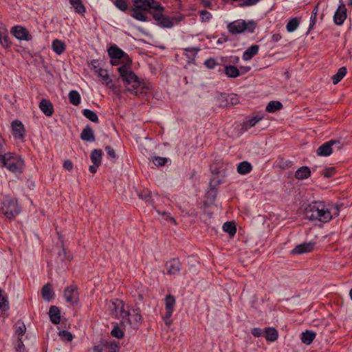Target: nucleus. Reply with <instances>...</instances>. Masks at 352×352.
Masks as SVG:
<instances>
[{
  "label": "nucleus",
  "instance_id": "1",
  "mask_svg": "<svg viewBox=\"0 0 352 352\" xmlns=\"http://www.w3.org/2000/svg\"><path fill=\"white\" fill-rule=\"evenodd\" d=\"M304 214L307 219L322 223L330 221L333 216L331 209L324 202L319 201L308 204L304 209Z\"/></svg>",
  "mask_w": 352,
  "mask_h": 352
},
{
  "label": "nucleus",
  "instance_id": "2",
  "mask_svg": "<svg viewBox=\"0 0 352 352\" xmlns=\"http://www.w3.org/2000/svg\"><path fill=\"white\" fill-rule=\"evenodd\" d=\"M118 70L120 78L124 82L126 91H129L135 96H140L145 92L144 89L146 87L144 86L141 87L140 91H139L141 82L130 68H127L126 66H121Z\"/></svg>",
  "mask_w": 352,
  "mask_h": 352
},
{
  "label": "nucleus",
  "instance_id": "3",
  "mask_svg": "<svg viewBox=\"0 0 352 352\" xmlns=\"http://www.w3.org/2000/svg\"><path fill=\"white\" fill-rule=\"evenodd\" d=\"M0 166L6 167L10 171L20 174L22 173L24 162L20 156L15 153L1 154Z\"/></svg>",
  "mask_w": 352,
  "mask_h": 352
},
{
  "label": "nucleus",
  "instance_id": "4",
  "mask_svg": "<svg viewBox=\"0 0 352 352\" xmlns=\"http://www.w3.org/2000/svg\"><path fill=\"white\" fill-rule=\"evenodd\" d=\"M0 212L6 218L12 219L21 212V206L15 198L6 196L1 201Z\"/></svg>",
  "mask_w": 352,
  "mask_h": 352
},
{
  "label": "nucleus",
  "instance_id": "5",
  "mask_svg": "<svg viewBox=\"0 0 352 352\" xmlns=\"http://www.w3.org/2000/svg\"><path fill=\"white\" fill-rule=\"evenodd\" d=\"M164 10H156L151 12L157 25L162 28H171L175 25L180 23L184 18L183 14H177L173 17H168L163 14Z\"/></svg>",
  "mask_w": 352,
  "mask_h": 352
},
{
  "label": "nucleus",
  "instance_id": "6",
  "mask_svg": "<svg viewBox=\"0 0 352 352\" xmlns=\"http://www.w3.org/2000/svg\"><path fill=\"white\" fill-rule=\"evenodd\" d=\"M256 27V23L253 20L246 22L244 20L239 19L229 23L227 25V29L232 34H238L245 32L252 33L254 32Z\"/></svg>",
  "mask_w": 352,
  "mask_h": 352
},
{
  "label": "nucleus",
  "instance_id": "7",
  "mask_svg": "<svg viewBox=\"0 0 352 352\" xmlns=\"http://www.w3.org/2000/svg\"><path fill=\"white\" fill-rule=\"evenodd\" d=\"M108 309L110 314L120 320L121 324L124 318L130 315V311L125 309L124 302L120 299H115L111 301L108 305Z\"/></svg>",
  "mask_w": 352,
  "mask_h": 352
},
{
  "label": "nucleus",
  "instance_id": "8",
  "mask_svg": "<svg viewBox=\"0 0 352 352\" xmlns=\"http://www.w3.org/2000/svg\"><path fill=\"white\" fill-rule=\"evenodd\" d=\"M133 8L139 10L149 12L153 9L164 10V7L155 0H132Z\"/></svg>",
  "mask_w": 352,
  "mask_h": 352
},
{
  "label": "nucleus",
  "instance_id": "9",
  "mask_svg": "<svg viewBox=\"0 0 352 352\" xmlns=\"http://www.w3.org/2000/svg\"><path fill=\"white\" fill-rule=\"evenodd\" d=\"M142 317L140 314L139 308L132 309L130 315L124 318L122 324L124 327L129 326L132 328H138L142 322Z\"/></svg>",
  "mask_w": 352,
  "mask_h": 352
},
{
  "label": "nucleus",
  "instance_id": "10",
  "mask_svg": "<svg viewBox=\"0 0 352 352\" xmlns=\"http://www.w3.org/2000/svg\"><path fill=\"white\" fill-rule=\"evenodd\" d=\"M333 145H338V149H340L341 147L340 141L331 140L318 148L316 151L317 155L323 157L329 156L333 152L332 146Z\"/></svg>",
  "mask_w": 352,
  "mask_h": 352
},
{
  "label": "nucleus",
  "instance_id": "11",
  "mask_svg": "<svg viewBox=\"0 0 352 352\" xmlns=\"http://www.w3.org/2000/svg\"><path fill=\"white\" fill-rule=\"evenodd\" d=\"M11 33L20 41H31L32 36L29 33L28 30L23 26L15 25L11 30Z\"/></svg>",
  "mask_w": 352,
  "mask_h": 352
},
{
  "label": "nucleus",
  "instance_id": "12",
  "mask_svg": "<svg viewBox=\"0 0 352 352\" xmlns=\"http://www.w3.org/2000/svg\"><path fill=\"white\" fill-rule=\"evenodd\" d=\"M64 297L66 301L74 305L78 302V294L77 286L72 285L65 288L64 291Z\"/></svg>",
  "mask_w": 352,
  "mask_h": 352
},
{
  "label": "nucleus",
  "instance_id": "13",
  "mask_svg": "<svg viewBox=\"0 0 352 352\" xmlns=\"http://www.w3.org/2000/svg\"><path fill=\"white\" fill-rule=\"evenodd\" d=\"M342 2V0H340ZM346 19V8L343 3H341L333 16V21L336 25H342Z\"/></svg>",
  "mask_w": 352,
  "mask_h": 352
},
{
  "label": "nucleus",
  "instance_id": "14",
  "mask_svg": "<svg viewBox=\"0 0 352 352\" xmlns=\"http://www.w3.org/2000/svg\"><path fill=\"white\" fill-rule=\"evenodd\" d=\"M12 134L16 139L23 140L25 135V129L23 123L15 120L11 124Z\"/></svg>",
  "mask_w": 352,
  "mask_h": 352
},
{
  "label": "nucleus",
  "instance_id": "15",
  "mask_svg": "<svg viewBox=\"0 0 352 352\" xmlns=\"http://www.w3.org/2000/svg\"><path fill=\"white\" fill-rule=\"evenodd\" d=\"M120 346L118 343L113 342H107L105 344L98 345L94 347L95 352H119Z\"/></svg>",
  "mask_w": 352,
  "mask_h": 352
},
{
  "label": "nucleus",
  "instance_id": "16",
  "mask_svg": "<svg viewBox=\"0 0 352 352\" xmlns=\"http://www.w3.org/2000/svg\"><path fill=\"white\" fill-rule=\"evenodd\" d=\"M167 273L170 275L177 274L181 270V263L177 258H173L166 263Z\"/></svg>",
  "mask_w": 352,
  "mask_h": 352
},
{
  "label": "nucleus",
  "instance_id": "17",
  "mask_svg": "<svg viewBox=\"0 0 352 352\" xmlns=\"http://www.w3.org/2000/svg\"><path fill=\"white\" fill-rule=\"evenodd\" d=\"M314 247V243H304L296 246L294 249L292 250V253L294 254H302L307 252H310L313 250Z\"/></svg>",
  "mask_w": 352,
  "mask_h": 352
},
{
  "label": "nucleus",
  "instance_id": "18",
  "mask_svg": "<svg viewBox=\"0 0 352 352\" xmlns=\"http://www.w3.org/2000/svg\"><path fill=\"white\" fill-rule=\"evenodd\" d=\"M39 108L47 116H51L54 113L53 105L49 100L42 99L39 103Z\"/></svg>",
  "mask_w": 352,
  "mask_h": 352
},
{
  "label": "nucleus",
  "instance_id": "19",
  "mask_svg": "<svg viewBox=\"0 0 352 352\" xmlns=\"http://www.w3.org/2000/svg\"><path fill=\"white\" fill-rule=\"evenodd\" d=\"M49 317L53 324H57L60 321V311L58 307L52 305L50 307Z\"/></svg>",
  "mask_w": 352,
  "mask_h": 352
},
{
  "label": "nucleus",
  "instance_id": "20",
  "mask_svg": "<svg viewBox=\"0 0 352 352\" xmlns=\"http://www.w3.org/2000/svg\"><path fill=\"white\" fill-rule=\"evenodd\" d=\"M80 138L83 141L87 142H94L96 138L94 133V131L91 129V127L89 125L86 126L84 129L82 130L81 134H80Z\"/></svg>",
  "mask_w": 352,
  "mask_h": 352
},
{
  "label": "nucleus",
  "instance_id": "21",
  "mask_svg": "<svg viewBox=\"0 0 352 352\" xmlns=\"http://www.w3.org/2000/svg\"><path fill=\"white\" fill-rule=\"evenodd\" d=\"M124 53L117 45H112L108 49V54L111 59L120 60L124 56Z\"/></svg>",
  "mask_w": 352,
  "mask_h": 352
},
{
  "label": "nucleus",
  "instance_id": "22",
  "mask_svg": "<svg viewBox=\"0 0 352 352\" xmlns=\"http://www.w3.org/2000/svg\"><path fill=\"white\" fill-rule=\"evenodd\" d=\"M41 296L47 302H50L54 298V293L53 292L50 283H47L41 289Z\"/></svg>",
  "mask_w": 352,
  "mask_h": 352
},
{
  "label": "nucleus",
  "instance_id": "23",
  "mask_svg": "<svg viewBox=\"0 0 352 352\" xmlns=\"http://www.w3.org/2000/svg\"><path fill=\"white\" fill-rule=\"evenodd\" d=\"M311 175V170L307 166H301L295 173V177L298 179L302 180L307 179Z\"/></svg>",
  "mask_w": 352,
  "mask_h": 352
},
{
  "label": "nucleus",
  "instance_id": "24",
  "mask_svg": "<svg viewBox=\"0 0 352 352\" xmlns=\"http://www.w3.org/2000/svg\"><path fill=\"white\" fill-rule=\"evenodd\" d=\"M52 47L56 54L60 55L65 51L66 45L63 41L55 39L52 42Z\"/></svg>",
  "mask_w": 352,
  "mask_h": 352
},
{
  "label": "nucleus",
  "instance_id": "25",
  "mask_svg": "<svg viewBox=\"0 0 352 352\" xmlns=\"http://www.w3.org/2000/svg\"><path fill=\"white\" fill-rule=\"evenodd\" d=\"M258 52V46L257 45H252L248 47L243 54V59L244 60H250Z\"/></svg>",
  "mask_w": 352,
  "mask_h": 352
},
{
  "label": "nucleus",
  "instance_id": "26",
  "mask_svg": "<svg viewBox=\"0 0 352 352\" xmlns=\"http://www.w3.org/2000/svg\"><path fill=\"white\" fill-rule=\"evenodd\" d=\"M102 152L101 149H94L91 151L90 158L93 164L96 166H100Z\"/></svg>",
  "mask_w": 352,
  "mask_h": 352
},
{
  "label": "nucleus",
  "instance_id": "27",
  "mask_svg": "<svg viewBox=\"0 0 352 352\" xmlns=\"http://www.w3.org/2000/svg\"><path fill=\"white\" fill-rule=\"evenodd\" d=\"M252 169L250 163L247 161L240 162L237 166V171L241 175H245L249 173Z\"/></svg>",
  "mask_w": 352,
  "mask_h": 352
},
{
  "label": "nucleus",
  "instance_id": "28",
  "mask_svg": "<svg viewBox=\"0 0 352 352\" xmlns=\"http://www.w3.org/2000/svg\"><path fill=\"white\" fill-rule=\"evenodd\" d=\"M316 337V333L311 331H305L301 334V341L305 344H310Z\"/></svg>",
  "mask_w": 352,
  "mask_h": 352
},
{
  "label": "nucleus",
  "instance_id": "29",
  "mask_svg": "<svg viewBox=\"0 0 352 352\" xmlns=\"http://www.w3.org/2000/svg\"><path fill=\"white\" fill-rule=\"evenodd\" d=\"M265 338L267 341L274 342L277 340L278 333V331L272 327H267L265 329Z\"/></svg>",
  "mask_w": 352,
  "mask_h": 352
},
{
  "label": "nucleus",
  "instance_id": "30",
  "mask_svg": "<svg viewBox=\"0 0 352 352\" xmlns=\"http://www.w3.org/2000/svg\"><path fill=\"white\" fill-rule=\"evenodd\" d=\"M98 76L101 78L102 82L106 84L107 87L111 89H115V86L111 82V80L110 79L107 70L105 69L104 71H100V75H98Z\"/></svg>",
  "mask_w": 352,
  "mask_h": 352
},
{
  "label": "nucleus",
  "instance_id": "31",
  "mask_svg": "<svg viewBox=\"0 0 352 352\" xmlns=\"http://www.w3.org/2000/svg\"><path fill=\"white\" fill-rule=\"evenodd\" d=\"M283 108V104L279 101H270L267 107H266V111L269 113H274L278 110H280Z\"/></svg>",
  "mask_w": 352,
  "mask_h": 352
},
{
  "label": "nucleus",
  "instance_id": "32",
  "mask_svg": "<svg viewBox=\"0 0 352 352\" xmlns=\"http://www.w3.org/2000/svg\"><path fill=\"white\" fill-rule=\"evenodd\" d=\"M225 74L230 78H236L240 75V72L237 67L233 65L225 66Z\"/></svg>",
  "mask_w": 352,
  "mask_h": 352
},
{
  "label": "nucleus",
  "instance_id": "33",
  "mask_svg": "<svg viewBox=\"0 0 352 352\" xmlns=\"http://www.w3.org/2000/svg\"><path fill=\"white\" fill-rule=\"evenodd\" d=\"M223 98L225 99L226 102V106H233L237 104L239 102V99L236 94H230L227 96H223Z\"/></svg>",
  "mask_w": 352,
  "mask_h": 352
},
{
  "label": "nucleus",
  "instance_id": "34",
  "mask_svg": "<svg viewBox=\"0 0 352 352\" xmlns=\"http://www.w3.org/2000/svg\"><path fill=\"white\" fill-rule=\"evenodd\" d=\"M346 74V68L345 67H340L337 73L332 76L333 83L338 84L345 76Z\"/></svg>",
  "mask_w": 352,
  "mask_h": 352
},
{
  "label": "nucleus",
  "instance_id": "35",
  "mask_svg": "<svg viewBox=\"0 0 352 352\" xmlns=\"http://www.w3.org/2000/svg\"><path fill=\"white\" fill-rule=\"evenodd\" d=\"M80 96L77 91L72 90L69 93V100L73 105L77 106L80 102Z\"/></svg>",
  "mask_w": 352,
  "mask_h": 352
},
{
  "label": "nucleus",
  "instance_id": "36",
  "mask_svg": "<svg viewBox=\"0 0 352 352\" xmlns=\"http://www.w3.org/2000/svg\"><path fill=\"white\" fill-rule=\"evenodd\" d=\"M131 12V16L135 19L142 22L148 21L147 16L141 10L132 8Z\"/></svg>",
  "mask_w": 352,
  "mask_h": 352
},
{
  "label": "nucleus",
  "instance_id": "37",
  "mask_svg": "<svg viewBox=\"0 0 352 352\" xmlns=\"http://www.w3.org/2000/svg\"><path fill=\"white\" fill-rule=\"evenodd\" d=\"M223 230L224 232L229 234L230 236H233L236 234V228L234 223L233 222H226L223 226Z\"/></svg>",
  "mask_w": 352,
  "mask_h": 352
},
{
  "label": "nucleus",
  "instance_id": "38",
  "mask_svg": "<svg viewBox=\"0 0 352 352\" xmlns=\"http://www.w3.org/2000/svg\"><path fill=\"white\" fill-rule=\"evenodd\" d=\"M175 304V297L172 295L166 296V297L165 298V305H166V311L173 312Z\"/></svg>",
  "mask_w": 352,
  "mask_h": 352
},
{
  "label": "nucleus",
  "instance_id": "39",
  "mask_svg": "<svg viewBox=\"0 0 352 352\" xmlns=\"http://www.w3.org/2000/svg\"><path fill=\"white\" fill-rule=\"evenodd\" d=\"M82 114L86 118H87L90 121L96 123L98 122V117L94 111L90 109H85L82 111Z\"/></svg>",
  "mask_w": 352,
  "mask_h": 352
},
{
  "label": "nucleus",
  "instance_id": "40",
  "mask_svg": "<svg viewBox=\"0 0 352 352\" xmlns=\"http://www.w3.org/2000/svg\"><path fill=\"white\" fill-rule=\"evenodd\" d=\"M0 43L3 48H8L10 46L11 43L6 31L0 32Z\"/></svg>",
  "mask_w": 352,
  "mask_h": 352
},
{
  "label": "nucleus",
  "instance_id": "41",
  "mask_svg": "<svg viewBox=\"0 0 352 352\" xmlns=\"http://www.w3.org/2000/svg\"><path fill=\"white\" fill-rule=\"evenodd\" d=\"M69 1L74 6L76 12L83 14L85 12V8L80 0H69Z\"/></svg>",
  "mask_w": 352,
  "mask_h": 352
},
{
  "label": "nucleus",
  "instance_id": "42",
  "mask_svg": "<svg viewBox=\"0 0 352 352\" xmlns=\"http://www.w3.org/2000/svg\"><path fill=\"white\" fill-rule=\"evenodd\" d=\"M298 25H299V21L298 20V19L293 18L288 21V23L286 25V29H287V32H292L297 29Z\"/></svg>",
  "mask_w": 352,
  "mask_h": 352
},
{
  "label": "nucleus",
  "instance_id": "43",
  "mask_svg": "<svg viewBox=\"0 0 352 352\" xmlns=\"http://www.w3.org/2000/svg\"><path fill=\"white\" fill-rule=\"evenodd\" d=\"M138 197L142 199V200H144V201L147 202V203H149V204H152V195H151V192L150 190L146 189V190H144L140 192H138Z\"/></svg>",
  "mask_w": 352,
  "mask_h": 352
},
{
  "label": "nucleus",
  "instance_id": "44",
  "mask_svg": "<svg viewBox=\"0 0 352 352\" xmlns=\"http://www.w3.org/2000/svg\"><path fill=\"white\" fill-rule=\"evenodd\" d=\"M217 193V190L214 188H210L206 193L207 199L209 200L210 204L214 203Z\"/></svg>",
  "mask_w": 352,
  "mask_h": 352
},
{
  "label": "nucleus",
  "instance_id": "45",
  "mask_svg": "<svg viewBox=\"0 0 352 352\" xmlns=\"http://www.w3.org/2000/svg\"><path fill=\"white\" fill-rule=\"evenodd\" d=\"M58 336L63 340H65V341H72V339H73V336L72 334L67 331H65V330H63V331H60L58 332Z\"/></svg>",
  "mask_w": 352,
  "mask_h": 352
},
{
  "label": "nucleus",
  "instance_id": "46",
  "mask_svg": "<svg viewBox=\"0 0 352 352\" xmlns=\"http://www.w3.org/2000/svg\"><path fill=\"white\" fill-rule=\"evenodd\" d=\"M26 331L25 325L23 322L16 323V333L18 335V338H21L25 333Z\"/></svg>",
  "mask_w": 352,
  "mask_h": 352
},
{
  "label": "nucleus",
  "instance_id": "47",
  "mask_svg": "<svg viewBox=\"0 0 352 352\" xmlns=\"http://www.w3.org/2000/svg\"><path fill=\"white\" fill-rule=\"evenodd\" d=\"M263 119V117L259 116H256L252 117V118L248 120L245 122V125L248 127L254 126L257 122Z\"/></svg>",
  "mask_w": 352,
  "mask_h": 352
},
{
  "label": "nucleus",
  "instance_id": "48",
  "mask_svg": "<svg viewBox=\"0 0 352 352\" xmlns=\"http://www.w3.org/2000/svg\"><path fill=\"white\" fill-rule=\"evenodd\" d=\"M114 4L119 10L122 11H126L128 8L126 0H116Z\"/></svg>",
  "mask_w": 352,
  "mask_h": 352
},
{
  "label": "nucleus",
  "instance_id": "49",
  "mask_svg": "<svg viewBox=\"0 0 352 352\" xmlns=\"http://www.w3.org/2000/svg\"><path fill=\"white\" fill-rule=\"evenodd\" d=\"M91 67H92V69L94 70V72L98 75H100V71H104L105 69L102 68L100 65H99V63L98 60H93L91 61Z\"/></svg>",
  "mask_w": 352,
  "mask_h": 352
},
{
  "label": "nucleus",
  "instance_id": "50",
  "mask_svg": "<svg viewBox=\"0 0 352 352\" xmlns=\"http://www.w3.org/2000/svg\"><path fill=\"white\" fill-rule=\"evenodd\" d=\"M111 335L120 339L124 336V333L118 326H115L111 331Z\"/></svg>",
  "mask_w": 352,
  "mask_h": 352
},
{
  "label": "nucleus",
  "instance_id": "51",
  "mask_svg": "<svg viewBox=\"0 0 352 352\" xmlns=\"http://www.w3.org/2000/svg\"><path fill=\"white\" fill-rule=\"evenodd\" d=\"M217 65L216 60L212 58L206 60L204 62V65L210 69H214Z\"/></svg>",
  "mask_w": 352,
  "mask_h": 352
},
{
  "label": "nucleus",
  "instance_id": "52",
  "mask_svg": "<svg viewBox=\"0 0 352 352\" xmlns=\"http://www.w3.org/2000/svg\"><path fill=\"white\" fill-rule=\"evenodd\" d=\"M58 257L60 261L70 259L69 256L67 255L66 250L63 247L61 248L60 249L59 252H58Z\"/></svg>",
  "mask_w": 352,
  "mask_h": 352
},
{
  "label": "nucleus",
  "instance_id": "53",
  "mask_svg": "<svg viewBox=\"0 0 352 352\" xmlns=\"http://www.w3.org/2000/svg\"><path fill=\"white\" fill-rule=\"evenodd\" d=\"M153 162L156 166H164L167 162V159L166 157H155L153 160Z\"/></svg>",
  "mask_w": 352,
  "mask_h": 352
},
{
  "label": "nucleus",
  "instance_id": "54",
  "mask_svg": "<svg viewBox=\"0 0 352 352\" xmlns=\"http://www.w3.org/2000/svg\"><path fill=\"white\" fill-rule=\"evenodd\" d=\"M200 18L202 22H206L212 18V14L207 10H204L200 12Z\"/></svg>",
  "mask_w": 352,
  "mask_h": 352
},
{
  "label": "nucleus",
  "instance_id": "55",
  "mask_svg": "<svg viewBox=\"0 0 352 352\" xmlns=\"http://www.w3.org/2000/svg\"><path fill=\"white\" fill-rule=\"evenodd\" d=\"M335 168L333 167H329L324 170L322 173V175L326 177L329 178L334 175L335 174Z\"/></svg>",
  "mask_w": 352,
  "mask_h": 352
},
{
  "label": "nucleus",
  "instance_id": "56",
  "mask_svg": "<svg viewBox=\"0 0 352 352\" xmlns=\"http://www.w3.org/2000/svg\"><path fill=\"white\" fill-rule=\"evenodd\" d=\"M221 180L217 177H213L210 179L209 186L210 188L217 189V186L221 184Z\"/></svg>",
  "mask_w": 352,
  "mask_h": 352
},
{
  "label": "nucleus",
  "instance_id": "57",
  "mask_svg": "<svg viewBox=\"0 0 352 352\" xmlns=\"http://www.w3.org/2000/svg\"><path fill=\"white\" fill-rule=\"evenodd\" d=\"M121 59L122 63H123L122 66H126L127 68H130V66L132 63V60L126 53H124V56L122 57Z\"/></svg>",
  "mask_w": 352,
  "mask_h": 352
},
{
  "label": "nucleus",
  "instance_id": "58",
  "mask_svg": "<svg viewBox=\"0 0 352 352\" xmlns=\"http://www.w3.org/2000/svg\"><path fill=\"white\" fill-rule=\"evenodd\" d=\"M105 151H107L109 158H111V160H115L116 158V152L112 147L107 146L105 147Z\"/></svg>",
  "mask_w": 352,
  "mask_h": 352
},
{
  "label": "nucleus",
  "instance_id": "59",
  "mask_svg": "<svg viewBox=\"0 0 352 352\" xmlns=\"http://www.w3.org/2000/svg\"><path fill=\"white\" fill-rule=\"evenodd\" d=\"M173 314L172 311H166L165 316H164V321L167 326H170L172 324L171 316Z\"/></svg>",
  "mask_w": 352,
  "mask_h": 352
},
{
  "label": "nucleus",
  "instance_id": "60",
  "mask_svg": "<svg viewBox=\"0 0 352 352\" xmlns=\"http://www.w3.org/2000/svg\"><path fill=\"white\" fill-rule=\"evenodd\" d=\"M260 0H243L242 2L240 3V6H250L256 4Z\"/></svg>",
  "mask_w": 352,
  "mask_h": 352
},
{
  "label": "nucleus",
  "instance_id": "61",
  "mask_svg": "<svg viewBox=\"0 0 352 352\" xmlns=\"http://www.w3.org/2000/svg\"><path fill=\"white\" fill-rule=\"evenodd\" d=\"M23 350H24V345L22 342L21 338H18V340L16 342V352H23Z\"/></svg>",
  "mask_w": 352,
  "mask_h": 352
},
{
  "label": "nucleus",
  "instance_id": "62",
  "mask_svg": "<svg viewBox=\"0 0 352 352\" xmlns=\"http://www.w3.org/2000/svg\"><path fill=\"white\" fill-rule=\"evenodd\" d=\"M200 50L199 48H197V47H188V48H185V51L187 52H192V58H194L196 55H197V53Z\"/></svg>",
  "mask_w": 352,
  "mask_h": 352
},
{
  "label": "nucleus",
  "instance_id": "63",
  "mask_svg": "<svg viewBox=\"0 0 352 352\" xmlns=\"http://www.w3.org/2000/svg\"><path fill=\"white\" fill-rule=\"evenodd\" d=\"M63 167L66 170L70 171L73 168V164L70 160H65L63 163Z\"/></svg>",
  "mask_w": 352,
  "mask_h": 352
},
{
  "label": "nucleus",
  "instance_id": "64",
  "mask_svg": "<svg viewBox=\"0 0 352 352\" xmlns=\"http://www.w3.org/2000/svg\"><path fill=\"white\" fill-rule=\"evenodd\" d=\"M252 333L255 337H260L263 334V331L259 328H254L252 330Z\"/></svg>",
  "mask_w": 352,
  "mask_h": 352
}]
</instances>
